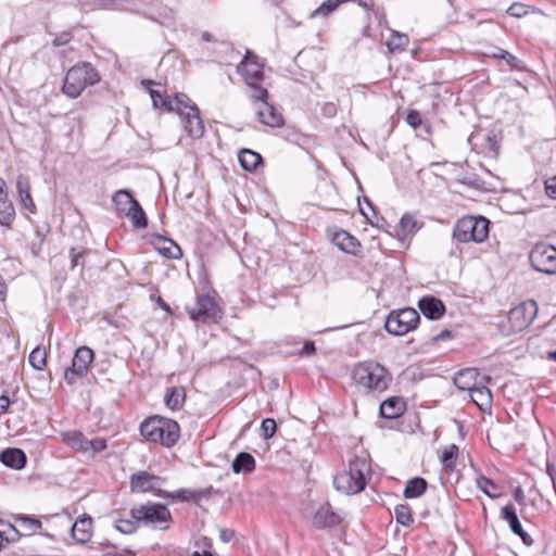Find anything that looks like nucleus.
<instances>
[{
    "mask_svg": "<svg viewBox=\"0 0 556 556\" xmlns=\"http://www.w3.org/2000/svg\"><path fill=\"white\" fill-rule=\"evenodd\" d=\"M141 435L152 443H160L165 447L174 446L180 438L179 424L170 418L159 415L151 416L140 424Z\"/></svg>",
    "mask_w": 556,
    "mask_h": 556,
    "instance_id": "1",
    "label": "nucleus"
},
{
    "mask_svg": "<svg viewBox=\"0 0 556 556\" xmlns=\"http://www.w3.org/2000/svg\"><path fill=\"white\" fill-rule=\"evenodd\" d=\"M371 467L366 456H356L350 460L348 469L333 478L334 488L344 494L362 492L367 484Z\"/></svg>",
    "mask_w": 556,
    "mask_h": 556,
    "instance_id": "2",
    "label": "nucleus"
},
{
    "mask_svg": "<svg viewBox=\"0 0 556 556\" xmlns=\"http://www.w3.org/2000/svg\"><path fill=\"white\" fill-rule=\"evenodd\" d=\"M353 380L375 392H384L392 382V375L380 363L376 361H365L356 364L352 370Z\"/></svg>",
    "mask_w": 556,
    "mask_h": 556,
    "instance_id": "3",
    "label": "nucleus"
},
{
    "mask_svg": "<svg viewBox=\"0 0 556 556\" xmlns=\"http://www.w3.org/2000/svg\"><path fill=\"white\" fill-rule=\"evenodd\" d=\"M100 81L98 71L88 62H81L72 66L64 78L63 92L75 99L88 87Z\"/></svg>",
    "mask_w": 556,
    "mask_h": 556,
    "instance_id": "4",
    "label": "nucleus"
},
{
    "mask_svg": "<svg viewBox=\"0 0 556 556\" xmlns=\"http://www.w3.org/2000/svg\"><path fill=\"white\" fill-rule=\"evenodd\" d=\"M130 516L138 520L140 526L160 530L168 529L169 523L173 521L169 509L161 503L148 502L147 504L134 506L130 509Z\"/></svg>",
    "mask_w": 556,
    "mask_h": 556,
    "instance_id": "5",
    "label": "nucleus"
},
{
    "mask_svg": "<svg viewBox=\"0 0 556 556\" xmlns=\"http://www.w3.org/2000/svg\"><path fill=\"white\" fill-rule=\"evenodd\" d=\"M490 220L484 216H464L453 228V239L460 243L483 242L489 236Z\"/></svg>",
    "mask_w": 556,
    "mask_h": 556,
    "instance_id": "6",
    "label": "nucleus"
},
{
    "mask_svg": "<svg viewBox=\"0 0 556 556\" xmlns=\"http://www.w3.org/2000/svg\"><path fill=\"white\" fill-rule=\"evenodd\" d=\"M419 321L420 316L416 309L404 307L388 314L384 328L392 336H404L416 329Z\"/></svg>",
    "mask_w": 556,
    "mask_h": 556,
    "instance_id": "7",
    "label": "nucleus"
},
{
    "mask_svg": "<svg viewBox=\"0 0 556 556\" xmlns=\"http://www.w3.org/2000/svg\"><path fill=\"white\" fill-rule=\"evenodd\" d=\"M187 312L192 320L202 324H216L223 317L220 308L210 294L197 295L195 306L187 307Z\"/></svg>",
    "mask_w": 556,
    "mask_h": 556,
    "instance_id": "8",
    "label": "nucleus"
},
{
    "mask_svg": "<svg viewBox=\"0 0 556 556\" xmlns=\"http://www.w3.org/2000/svg\"><path fill=\"white\" fill-rule=\"evenodd\" d=\"M529 260L534 270L547 275L556 274V248L546 243H538L531 250Z\"/></svg>",
    "mask_w": 556,
    "mask_h": 556,
    "instance_id": "9",
    "label": "nucleus"
},
{
    "mask_svg": "<svg viewBox=\"0 0 556 556\" xmlns=\"http://www.w3.org/2000/svg\"><path fill=\"white\" fill-rule=\"evenodd\" d=\"M538 314V304L533 300H528L513 307L508 313V323L511 332H520L528 328Z\"/></svg>",
    "mask_w": 556,
    "mask_h": 556,
    "instance_id": "10",
    "label": "nucleus"
},
{
    "mask_svg": "<svg viewBox=\"0 0 556 556\" xmlns=\"http://www.w3.org/2000/svg\"><path fill=\"white\" fill-rule=\"evenodd\" d=\"M94 358L93 351L88 346H80L75 351L72 359V366L64 372V379L68 384H75L78 379L85 377L89 370V365Z\"/></svg>",
    "mask_w": 556,
    "mask_h": 556,
    "instance_id": "11",
    "label": "nucleus"
},
{
    "mask_svg": "<svg viewBox=\"0 0 556 556\" xmlns=\"http://www.w3.org/2000/svg\"><path fill=\"white\" fill-rule=\"evenodd\" d=\"M164 479L151 472L141 470L132 473L130 477V488L134 492H151L155 496H168L167 491L161 489Z\"/></svg>",
    "mask_w": 556,
    "mask_h": 556,
    "instance_id": "12",
    "label": "nucleus"
},
{
    "mask_svg": "<svg viewBox=\"0 0 556 556\" xmlns=\"http://www.w3.org/2000/svg\"><path fill=\"white\" fill-rule=\"evenodd\" d=\"M237 72L243 77L248 86H254L264 79L263 67L257 62V56L249 50L238 64Z\"/></svg>",
    "mask_w": 556,
    "mask_h": 556,
    "instance_id": "13",
    "label": "nucleus"
},
{
    "mask_svg": "<svg viewBox=\"0 0 556 556\" xmlns=\"http://www.w3.org/2000/svg\"><path fill=\"white\" fill-rule=\"evenodd\" d=\"M345 516L336 511L329 503L319 506L312 517V525L318 530L332 529L341 525Z\"/></svg>",
    "mask_w": 556,
    "mask_h": 556,
    "instance_id": "14",
    "label": "nucleus"
},
{
    "mask_svg": "<svg viewBox=\"0 0 556 556\" xmlns=\"http://www.w3.org/2000/svg\"><path fill=\"white\" fill-rule=\"evenodd\" d=\"M468 142L473 150L488 156H496L498 153V142L493 131L484 132L482 130L470 135Z\"/></svg>",
    "mask_w": 556,
    "mask_h": 556,
    "instance_id": "15",
    "label": "nucleus"
},
{
    "mask_svg": "<svg viewBox=\"0 0 556 556\" xmlns=\"http://www.w3.org/2000/svg\"><path fill=\"white\" fill-rule=\"evenodd\" d=\"M501 518L508 523L510 531L515 535H518L526 546H531L533 544V539L527 531L523 530L516 508L511 503H508L502 507Z\"/></svg>",
    "mask_w": 556,
    "mask_h": 556,
    "instance_id": "16",
    "label": "nucleus"
},
{
    "mask_svg": "<svg viewBox=\"0 0 556 556\" xmlns=\"http://www.w3.org/2000/svg\"><path fill=\"white\" fill-rule=\"evenodd\" d=\"M141 84L148 90V92L151 97L153 106L155 109H162L167 112L173 111L174 101L172 100V97L166 94V91L161 84H156L150 79L142 80Z\"/></svg>",
    "mask_w": 556,
    "mask_h": 556,
    "instance_id": "17",
    "label": "nucleus"
},
{
    "mask_svg": "<svg viewBox=\"0 0 556 556\" xmlns=\"http://www.w3.org/2000/svg\"><path fill=\"white\" fill-rule=\"evenodd\" d=\"M185 130L191 138L199 139L204 135V124L200 117V111L197 104L190 106V111L181 114Z\"/></svg>",
    "mask_w": 556,
    "mask_h": 556,
    "instance_id": "18",
    "label": "nucleus"
},
{
    "mask_svg": "<svg viewBox=\"0 0 556 556\" xmlns=\"http://www.w3.org/2000/svg\"><path fill=\"white\" fill-rule=\"evenodd\" d=\"M256 117L260 123L268 127H282L285 119L282 114L269 102L256 108Z\"/></svg>",
    "mask_w": 556,
    "mask_h": 556,
    "instance_id": "19",
    "label": "nucleus"
},
{
    "mask_svg": "<svg viewBox=\"0 0 556 556\" xmlns=\"http://www.w3.org/2000/svg\"><path fill=\"white\" fill-rule=\"evenodd\" d=\"M418 307L424 316L431 320L440 319L445 313L444 303L435 296H424L418 302Z\"/></svg>",
    "mask_w": 556,
    "mask_h": 556,
    "instance_id": "20",
    "label": "nucleus"
},
{
    "mask_svg": "<svg viewBox=\"0 0 556 556\" xmlns=\"http://www.w3.org/2000/svg\"><path fill=\"white\" fill-rule=\"evenodd\" d=\"M168 496L162 498L170 500L173 502H194L198 503L202 498H208L212 495V486L207 489L190 490L180 489L176 492H168Z\"/></svg>",
    "mask_w": 556,
    "mask_h": 556,
    "instance_id": "21",
    "label": "nucleus"
},
{
    "mask_svg": "<svg viewBox=\"0 0 556 556\" xmlns=\"http://www.w3.org/2000/svg\"><path fill=\"white\" fill-rule=\"evenodd\" d=\"M0 462L8 468L21 470L27 464V456L18 447H8L0 453Z\"/></svg>",
    "mask_w": 556,
    "mask_h": 556,
    "instance_id": "22",
    "label": "nucleus"
},
{
    "mask_svg": "<svg viewBox=\"0 0 556 556\" xmlns=\"http://www.w3.org/2000/svg\"><path fill=\"white\" fill-rule=\"evenodd\" d=\"M155 249L165 257L178 260L182 256L180 247L172 239L161 235L153 236Z\"/></svg>",
    "mask_w": 556,
    "mask_h": 556,
    "instance_id": "23",
    "label": "nucleus"
},
{
    "mask_svg": "<svg viewBox=\"0 0 556 556\" xmlns=\"http://www.w3.org/2000/svg\"><path fill=\"white\" fill-rule=\"evenodd\" d=\"M406 404L400 396H392L380 405V416L386 419H395L404 414Z\"/></svg>",
    "mask_w": 556,
    "mask_h": 556,
    "instance_id": "24",
    "label": "nucleus"
},
{
    "mask_svg": "<svg viewBox=\"0 0 556 556\" xmlns=\"http://www.w3.org/2000/svg\"><path fill=\"white\" fill-rule=\"evenodd\" d=\"M62 441L76 453L88 454L89 439L79 431L71 430L61 433Z\"/></svg>",
    "mask_w": 556,
    "mask_h": 556,
    "instance_id": "25",
    "label": "nucleus"
},
{
    "mask_svg": "<svg viewBox=\"0 0 556 556\" xmlns=\"http://www.w3.org/2000/svg\"><path fill=\"white\" fill-rule=\"evenodd\" d=\"M92 535V518L85 515L72 527V538L79 544L87 543Z\"/></svg>",
    "mask_w": 556,
    "mask_h": 556,
    "instance_id": "26",
    "label": "nucleus"
},
{
    "mask_svg": "<svg viewBox=\"0 0 556 556\" xmlns=\"http://www.w3.org/2000/svg\"><path fill=\"white\" fill-rule=\"evenodd\" d=\"M332 242L341 251L354 255L356 254V250L361 248V243L358 242V240L350 232L343 229H340L333 233Z\"/></svg>",
    "mask_w": 556,
    "mask_h": 556,
    "instance_id": "27",
    "label": "nucleus"
},
{
    "mask_svg": "<svg viewBox=\"0 0 556 556\" xmlns=\"http://www.w3.org/2000/svg\"><path fill=\"white\" fill-rule=\"evenodd\" d=\"M479 377V371L476 368H465L460 369L454 376V384L459 390L470 391L477 386V379Z\"/></svg>",
    "mask_w": 556,
    "mask_h": 556,
    "instance_id": "28",
    "label": "nucleus"
},
{
    "mask_svg": "<svg viewBox=\"0 0 556 556\" xmlns=\"http://www.w3.org/2000/svg\"><path fill=\"white\" fill-rule=\"evenodd\" d=\"M16 189L23 205L30 212H36L35 202L30 195V184L28 177L20 175L16 180Z\"/></svg>",
    "mask_w": 556,
    "mask_h": 556,
    "instance_id": "29",
    "label": "nucleus"
},
{
    "mask_svg": "<svg viewBox=\"0 0 556 556\" xmlns=\"http://www.w3.org/2000/svg\"><path fill=\"white\" fill-rule=\"evenodd\" d=\"M471 401L480 408L485 412L491 409L492 406V394L490 389L484 386H476L469 391Z\"/></svg>",
    "mask_w": 556,
    "mask_h": 556,
    "instance_id": "30",
    "label": "nucleus"
},
{
    "mask_svg": "<svg viewBox=\"0 0 556 556\" xmlns=\"http://www.w3.org/2000/svg\"><path fill=\"white\" fill-rule=\"evenodd\" d=\"M235 473H251L255 470V458L248 452H240L231 464Z\"/></svg>",
    "mask_w": 556,
    "mask_h": 556,
    "instance_id": "31",
    "label": "nucleus"
},
{
    "mask_svg": "<svg viewBox=\"0 0 556 556\" xmlns=\"http://www.w3.org/2000/svg\"><path fill=\"white\" fill-rule=\"evenodd\" d=\"M238 160L244 170L253 172L263 162L260 153L250 149H241L238 153Z\"/></svg>",
    "mask_w": 556,
    "mask_h": 556,
    "instance_id": "32",
    "label": "nucleus"
},
{
    "mask_svg": "<svg viewBox=\"0 0 556 556\" xmlns=\"http://www.w3.org/2000/svg\"><path fill=\"white\" fill-rule=\"evenodd\" d=\"M428 488L427 481L421 477H415L407 481L403 495L405 498H417L421 496Z\"/></svg>",
    "mask_w": 556,
    "mask_h": 556,
    "instance_id": "33",
    "label": "nucleus"
},
{
    "mask_svg": "<svg viewBox=\"0 0 556 556\" xmlns=\"http://www.w3.org/2000/svg\"><path fill=\"white\" fill-rule=\"evenodd\" d=\"M186 400V393L184 389H177L175 387L167 388L164 395V402L172 410H178L182 408Z\"/></svg>",
    "mask_w": 556,
    "mask_h": 556,
    "instance_id": "34",
    "label": "nucleus"
},
{
    "mask_svg": "<svg viewBox=\"0 0 556 556\" xmlns=\"http://www.w3.org/2000/svg\"><path fill=\"white\" fill-rule=\"evenodd\" d=\"M125 216L130 219L134 228L143 229L148 226V217L138 201L127 208Z\"/></svg>",
    "mask_w": 556,
    "mask_h": 556,
    "instance_id": "35",
    "label": "nucleus"
},
{
    "mask_svg": "<svg viewBox=\"0 0 556 556\" xmlns=\"http://www.w3.org/2000/svg\"><path fill=\"white\" fill-rule=\"evenodd\" d=\"M112 201L118 213L125 215L127 213V208L132 206L134 202L137 200L128 190L121 189L113 194Z\"/></svg>",
    "mask_w": 556,
    "mask_h": 556,
    "instance_id": "36",
    "label": "nucleus"
},
{
    "mask_svg": "<svg viewBox=\"0 0 556 556\" xmlns=\"http://www.w3.org/2000/svg\"><path fill=\"white\" fill-rule=\"evenodd\" d=\"M409 42V38L406 34L392 30L390 39L387 41V48L391 53L402 52L405 50Z\"/></svg>",
    "mask_w": 556,
    "mask_h": 556,
    "instance_id": "37",
    "label": "nucleus"
},
{
    "mask_svg": "<svg viewBox=\"0 0 556 556\" xmlns=\"http://www.w3.org/2000/svg\"><path fill=\"white\" fill-rule=\"evenodd\" d=\"M417 229L416 218L412 214H404L399 222L397 236L404 240L408 235L416 232Z\"/></svg>",
    "mask_w": 556,
    "mask_h": 556,
    "instance_id": "38",
    "label": "nucleus"
},
{
    "mask_svg": "<svg viewBox=\"0 0 556 556\" xmlns=\"http://www.w3.org/2000/svg\"><path fill=\"white\" fill-rule=\"evenodd\" d=\"M147 16L150 20H152L163 26H166V27H170L175 24V13L168 7H161V8H159L156 13H151Z\"/></svg>",
    "mask_w": 556,
    "mask_h": 556,
    "instance_id": "39",
    "label": "nucleus"
},
{
    "mask_svg": "<svg viewBox=\"0 0 556 556\" xmlns=\"http://www.w3.org/2000/svg\"><path fill=\"white\" fill-rule=\"evenodd\" d=\"M458 453L459 448L456 444L450 445L442 452L441 463L447 472H451L455 469Z\"/></svg>",
    "mask_w": 556,
    "mask_h": 556,
    "instance_id": "40",
    "label": "nucleus"
},
{
    "mask_svg": "<svg viewBox=\"0 0 556 556\" xmlns=\"http://www.w3.org/2000/svg\"><path fill=\"white\" fill-rule=\"evenodd\" d=\"M477 486L489 497L497 498L501 496L500 486L488 477L481 475L477 478Z\"/></svg>",
    "mask_w": 556,
    "mask_h": 556,
    "instance_id": "41",
    "label": "nucleus"
},
{
    "mask_svg": "<svg viewBox=\"0 0 556 556\" xmlns=\"http://www.w3.org/2000/svg\"><path fill=\"white\" fill-rule=\"evenodd\" d=\"M15 218V208L8 199L0 201V225L10 227Z\"/></svg>",
    "mask_w": 556,
    "mask_h": 556,
    "instance_id": "42",
    "label": "nucleus"
},
{
    "mask_svg": "<svg viewBox=\"0 0 556 556\" xmlns=\"http://www.w3.org/2000/svg\"><path fill=\"white\" fill-rule=\"evenodd\" d=\"M396 522L409 527L414 522L412 509L407 504H399L394 508Z\"/></svg>",
    "mask_w": 556,
    "mask_h": 556,
    "instance_id": "43",
    "label": "nucleus"
},
{
    "mask_svg": "<svg viewBox=\"0 0 556 556\" xmlns=\"http://www.w3.org/2000/svg\"><path fill=\"white\" fill-rule=\"evenodd\" d=\"M405 121L412 128H422L426 134H430V125L422 121L421 114L417 110H408Z\"/></svg>",
    "mask_w": 556,
    "mask_h": 556,
    "instance_id": "44",
    "label": "nucleus"
},
{
    "mask_svg": "<svg viewBox=\"0 0 556 556\" xmlns=\"http://www.w3.org/2000/svg\"><path fill=\"white\" fill-rule=\"evenodd\" d=\"M47 354L45 350L40 348L34 349L28 357L30 366L36 370H42L46 366Z\"/></svg>",
    "mask_w": 556,
    "mask_h": 556,
    "instance_id": "45",
    "label": "nucleus"
},
{
    "mask_svg": "<svg viewBox=\"0 0 556 556\" xmlns=\"http://www.w3.org/2000/svg\"><path fill=\"white\" fill-rule=\"evenodd\" d=\"M140 522L134 518L115 520V529L123 534H132L137 531Z\"/></svg>",
    "mask_w": 556,
    "mask_h": 556,
    "instance_id": "46",
    "label": "nucleus"
},
{
    "mask_svg": "<svg viewBox=\"0 0 556 556\" xmlns=\"http://www.w3.org/2000/svg\"><path fill=\"white\" fill-rule=\"evenodd\" d=\"M250 87L253 89L250 99L254 104L263 105L265 102H268V91L265 88L261 87L260 84Z\"/></svg>",
    "mask_w": 556,
    "mask_h": 556,
    "instance_id": "47",
    "label": "nucleus"
},
{
    "mask_svg": "<svg viewBox=\"0 0 556 556\" xmlns=\"http://www.w3.org/2000/svg\"><path fill=\"white\" fill-rule=\"evenodd\" d=\"M494 58L502 59L506 61V63L514 68H520L521 61L515 56L514 54L509 53L508 51L498 48L497 52L494 53Z\"/></svg>",
    "mask_w": 556,
    "mask_h": 556,
    "instance_id": "48",
    "label": "nucleus"
},
{
    "mask_svg": "<svg viewBox=\"0 0 556 556\" xmlns=\"http://www.w3.org/2000/svg\"><path fill=\"white\" fill-rule=\"evenodd\" d=\"M88 454L94 456L108 448V442L103 438H94L88 442Z\"/></svg>",
    "mask_w": 556,
    "mask_h": 556,
    "instance_id": "49",
    "label": "nucleus"
},
{
    "mask_svg": "<svg viewBox=\"0 0 556 556\" xmlns=\"http://www.w3.org/2000/svg\"><path fill=\"white\" fill-rule=\"evenodd\" d=\"M174 101V108L172 112H178L180 115L182 114L180 112L181 108H189L193 104L191 103V100L189 97L185 93H176L174 98H172Z\"/></svg>",
    "mask_w": 556,
    "mask_h": 556,
    "instance_id": "50",
    "label": "nucleus"
},
{
    "mask_svg": "<svg viewBox=\"0 0 556 556\" xmlns=\"http://www.w3.org/2000/svg\"><path fill=\"white\" fill-rule=\"evenodd\" d=\"M22 526L27 527L31 532H36L37 530L41 529L42 523L41 521L31 516H21L16 519Z\"/></svg>",
    "mask_w": 556,
    "mask_h": 556,
    "instance_id": "51",
    "label": "nucleus"
},
{
    "mask_svg": "<svg viewBox=\"0 0 556 556\" xmlns=\"http://www.w3.org/2000/svg\"><path fill=\"white\" fill-rule=\"evenodd\" d=\"M262 430H263V435L265 439H270L275 435L276 433V430H277V424L275 421V419L273 418H266L262 421V426H261Z\"/></svg>",
    "mask_w": 556,
    "mask_h": 556,
    "instance_id": "52",
    "label": "nucleus"
},
{
    "mask_svg": "<svg viewBox=\"0 0 556 556\" xmlns=\"http://www.w3.org/2000/svg\"><path fill=\"white\" fill-rule=\"evenodd\" d=\"M87 249L71 248L70 250V258H71V269H74L76 266L80 264V260L88 253Z\"/></svg>",
    "mask_w": 556,
    "mask_h": 556,
    "instance_id": "53",
    "label": "nucleus"
},
{
    "mask_svg": "<svg viewBox=\"0 0 556 556\" xmlns=\"http://www.w3.org/2000/svg\"><path fill=\"white\" fill-rule=\"evenodd\" d=\"M527 8L526 5L521 4V3H513L508 9H507V13L510 15V16H514V17H522L527 14Z\"/></svg>",
    "mask_w": 556,
    "mask_h": 556,
    "instance_id": "54",
    "label": "nucleus"
},
{
    "mask_svg": "<svg viewBox=\"0 0 556 556\" xmlns=\"http://www.w3.org/2000/svg\"><path fill=\"white\" fill-rule=\"evenodd\" d=\"M72 38L73 36L71 31H63L53 39L52 43L54 47H62L67 45Z\"/></svg>",
    "mask_w": 556,
    "mask_h": 556,
    "instance_id": "55",
    "label": "nucleus"
},
{
    "mask_svg": "<svg viewBox=\"0 0 556 556\" xmlns=\"http://www.w3.org/2000/svg\"><path fill=\"white\" fill-rule=\"evenodd\" d=\"M545 191L549 198L556 199V176L545 181Z\"/></svg>",
    "mask_w": 556,
    "mask_h": 556,
    "instance_id": "56",
    "label": "nucleus"
},
{
    "mask_svg": "<svg viewBox=\"0 0 556 556\" xmlns=\"http://www.w3.org/2000/svg\"><path fill=\"white\" fill-rule=\"evenodd\" d=\"M316 353V346L314 341L307 340L304 342L302 350L300 351V355L302 356H312Z\"/></svg>",
    "mask_w": 556,
    "mask_h": 556,
    "instance_id": "57",
    "label": "nucleus"
},
{
    "mask_svg": "<svg viewBox=\"0 0 556 556\" xmlns=\"http://www.w3.org/2000/svg\"><path fill=\"white\" fill-rule=\"evenodd\" d=\"M236 535V532L235 530L232 529H220L219 530V539L224 542V543H229L230 541H232V539L235 538Z\"/></svg>",
    "mask_w": 556,
    "mask_h": 556,
    "instance_id": "58",
    "label": "nucleus"
},
{
    "mask_svg": "<svg viewBox=\"0 0 556 556\" xmlns=\"http://www.w3.org/2000/svg\"><path fill=\"white\" fill-rule=\"evenodd\" d=\"M11 403L13 402L9 399V396L5 393L0 395V415L8 413Z\"/></svg>",
    "mask_w": 556,
    "mask_h": 556,
    "instance_id": "59",
    "label": "nucleus"
},
{
    "mask_svg": "<svg viewBox=\"0 0 556 556\" xmlns=\"http://www.w3.org/2000/svg\"><path fill=\"white\" fill-rule=\"evenodd\" d=\"M323 114L327 117H332L337 114V108L333 103L327 102L321 108Z\"/></svg>",
    "mask_w": 556,
    "mask_h": 556,
    "instance_id": "60",
    "label": "nucleus"
},
{
    "mask_svg": "<svg viewBox=\"0 0 556 556\" xmlns=\"http://www.w3.org/2000/svg\"><path fill=\"white\" fill-rule=\"evenodd\" d=\"M513 497L514 500L520 504V505H525V501H526V496H525V493H523V490L521 489V486H517L514 492H513Z\"/></svg>",
    "mask_w": 556,
    "mask_h": 556,
    "instance_id": "61",
    "label": "nucleus"
},
{
    "mask_svg": "<svg viewBox=\"0 0 556 556\" xmlns=\"http://www.w3.org/2000/svg\"><path fill=\"white\" fill-rule=\"evenodd\" d=\"M10 530H11L12 534L9 536H5V542L7 543L17 542L21 539L22 534L12 525H10Z\"/></svg>",
    "mask_w": 556,
    "mask_h": 556,
    "instance_id": "62",
    "label": "nucleus"
},
{
    "mask_svg": "<svg viewBox=\"0 0 556 556\" xmlns=\"http://www.w3.org/2000/svg\"><path fill=\"white\" fill-rule=\"evenodd\" d=\"M451 336H452L451 331L448 329H444L441 332H439L438 334L433 336L432 341L433 342L443 341L447 338H451Z\"/></svg>",
    "mask_w": 556,
    "mask_h": 556,
    "instance_id": "63",
    "label": "nucleus"
},
{
    "mask_svg": "<svg viewBox=\"0 0 556 556\" xmlns=\"http://www.w3.org/2000/svg\"><path fill=\"white\" fill-rule=\"evenodd\" d=\"M8 199H9V193L7 190L5 180L2 177H0V201L8 200Z\"/></svg>",
    "mask_w": 556,
    "mask_h": 556,
    "instance_id": "64",
    "label": "nucleus"
}]
</instances>
